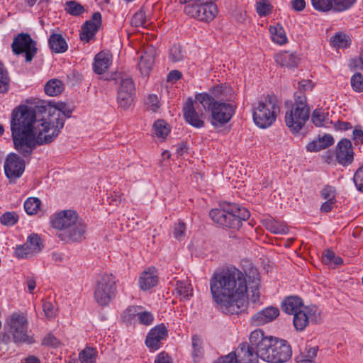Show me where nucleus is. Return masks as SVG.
Masks as SVG:
<instances>
[{"instance_id": "obj_54", "label": "nucleus", "mask_w": 363, "mask_h": 363, "mask_svg": "<svg viewBox=\"0 0 363 363\" xmlns=\"http://www.w3.org/2000/svg\"><path fill=\"white\" fill-rule=\"evenodd\" d=\"M186 225L184 222L179 221L175 224L173 231L174 238L178 240H182L185 236Z\"/></svg>"}, {"instance_id": "obj_15", "label": "nucleus", "mask_w": 363, "mask_h": 363, "mask_svg": "<svg viewBox=\"0 0 363 363\" xmlns=\"http://www.w3.org/2000/svg\"><path fill=\"white\" fill-rule=\"evenodd\" d=\"M353 150L352 143L348 139H342L336 147L335 157L337 162L347 166L353 161Z\"/></svg>"}, {"instance_id": "obj_16", "label": "nucleus", "mask_w": 363, "mask_h": 363, "mask_svg": "<svg viewBox=\"0 0 363 363\" xmlns=\"http://www.w3.org/2000/svg\"><path fill=\"white\" fill-rule=\"evenodd\" d=\"M86 225L82 220H79L65 233L58 234V237L65 241L80 242L85 239Z\"/></svg>"}, {"instance_id": "obj_20", "label": "nucleus", "mask_w": 363, "mask_h": 363, "mask_svg": "<svg viewBox=\"0 0 363 363\" xmlns=\"http://www.w3.org/2000/svg\"><path fill=\"white\" fill-rule=\"evenodd\" d=\"M275 337L262 338L257 344L258 357L267 362H272L274 359Z\"/></svg>"}, {"instance_id": "obj_8", "label": "nucleus", "mask_w": 363, "mask_h": 363, "mask_svg": "<svg viewBox=\"0 0 363 363\" xmlns=\"http://www.w3.org/2000/svg\"><path fill=\"white\" fill-rule=\"evenodd\" d=\"M13 52L16 55L25 53L26 62H30L37 53L36 42L28 33H20L11 45Z\"/></svg>"}, {"instance_id": "obj_30", "label": "nucleus", "mask_w": 363, "mask_h": 363, "mask_svg": "<svg viewBox=\"0 0 363 363\" xmlns=\"http://www.w3.org/2000/svg\"><path fill=\"white\" fill-rule=\"evenodd\" d=\"M269 30L272 34L273 42L279 45L285 44L287 42L286 32L281 26V24L271 25L269 28Z\"/></svg>"}, {"instance_id": "obj_2", "label": "nucleus", "mask_w": 363, "mask_h": 363, "mask_svg": "<svg viewBox=\"0 0 363 363\" xmlns=\"http://www.w3.org/2000/svg\"><path fill=\"white\" fill-rule=\"evenodd\" d=\"M209 285L213 299L225 314H239L245 310L247 299L252 303L259 300L260 277L254 267L245 274L233 266L216 271Z\"/></svg>"}, {"instance_id": "obj_61", "label": "nucleus", "mask_w": 363, "mask_h": 363, "mask_svg": "<svg viewBox=\"0 0 363 363\" xmlns=\"http://www.w3.org/2000/svg\"><path fill=\"white\" fill-rule=\"evenodd\" d=\"M264 337L263 333L261 330H254L250 335V342L252 346L255 345L257 347V344L262 340V338H265Z\"/></svg>"}, {"instance_id": "obj_58", "label": "nucleus", "mask_w": 363, "mask_h": 363, "mask_svg": "<svg viewBox=\"0 0 363 363\" xmlns=\"http://www.w3.org/2000/svg\"><path fill=\"white\" fill-rule=\"evenodd\" d=\"M138 320L141 324L149 325L152 323L154 318L150 312L143 311V310H141L138 316Z\"/></svg>"}, {"instance_id": "obj_6", "label": "nucleus", "mask_w": 363, "mask_h": 363, "mask_svg": "<svg viewBox=\"0 0 363 363\" xmlns=\"http://www.w3.org/2000/svg\"><path fill=\"white\" fill-rule=\"evenodd\" d=\"M116 293V279L111 274H103L97 280L94 289V298L99 305L109 304Z\"/></svg>"}, {"instance_id": "obj_56", "label": "nucleus", "mask_w": 363, "mask_h": 363, "mask_svg": "<svg viewBox=\"0 0 363 363\" xmlns=\"http://www.w3.org/2000/svg\"><path fill=\"white\" fill-rule=\"evenodd\" d=\"M146 104L154 112H156L160 106L159 99L155 94H150L147 97Z\"/></svg>"}, {"instance_id": "obj_5", "label": "nucleus", "mask_w": 363, "mask_h": 363, "mask_svg": "<svg viewBox=\"0 0 363 363\" xmlns=\"http://www.w3.org/2000/svg\"><path fill=\"white\" fill-rule=\"evenodd\" d=\"M277 102L274 96L268 94L264 101L257 103V106L254 108L253 120L258 127L267 128L275 122L277 113L279 111Z\"/></svg>"}, {"instance_id": "obj_3", "label": "nucleus", "mask_w": 363, "mask_h": 363, "mask_svg": "<svg viewBox=\"0 0 363 363\" xmlns=\"http://www.w3.org/2000/svg\"><path fill=\"white\" fill-rule=\"evenodd\" d=\"M209 216L216 224L223 228L239 229L243 220H247L250 213L245 208L234 203H225L219 208L212 209Z\"/></svg>"}, {"instance_id": "obj_9", "label": "nucleus", "mask_w": 363, "mask_h": 363, "mask_svg": "<svg viewBox=\"0 0 363 363\" xmlns=\"http://www.w3.org/2000/svg\"><path fill=\"white\" fill-rule=\"evenodd\" d=\"M310 116V109H301L291 106L287 109L285 113V123L290 131L298 133L304 126Z\"/></svg>"}, {"instance_id": "obj_7", "label": "nucleus", "mask_w": 363, "mask_h": 363, "mask_svg": "<svg viewBox=\"0 0 363 363\" xmlns=\"http://www.w3.org/2000/svg\"><path fill=\"white\" fill-rule=\"evenodd\" d=\"M204 111L201 103L197 100L189 99L183 107V115L186 122L196 128L204 126Z\"/></svg>"}, {"instance_id": "obj_25", "label": "nucleus", "mask_w": 363, "mask_h": 363, "mask_svg": "<svg viewBox=\"0 0 363 363\" xmlns=\"http://www.w3.org/2000/svg\"><path fill=\"white\" fill-rule=\"evenodd\" d=\"M333 143V138L330 135L325 134L309 143L306 149L309 152H318L331 146Z\"/></svg>"}, {"instance_id": "obj_28", "label": "nucleus", "mask_w": 363, "mask_h": 363, "mask_svg": "<svg viewBox=\"0 0 363 363\" xmlns=\"http://www.w3.org/2000/svg\"><path fill=\"white\" fill-rule=\"evenodd\" d=\"M157 275L154 270L144 271L139 279L140 287L143 290H148L157 284Z\"/></svg>"}, {"instance_id": "obj_42", "label": "nucleus", "mask_w": 363, "mask_h": 363, "mask_svg": "<svg viewBox=\"0 0 363 363\" xmlns=\"http://www.w3.org/2000/svg\"><path fill=\"white\" fill-rule=\"evenodd\" d=\"M40 205V201L35 197L28 198L24 203L26 212L29 215H33L37 213Z\"/></svg>"}, {"instance_id": "obj_29", "label": "nucleus", "mask_w": 363, "mask_h": 363, "mask_svg": "<svg viewBox=\"0 0 363 363\" xmlns=\"http://www.w3.org/2000/svg\"><path fill=\"white\" fill-rule=\"evenodd\" d=\"M266 228L274 234L286 235L289 233V228L285 223L274 220L272 218H267L263 220Z\"/></svg>"}, {"instance_id": "obj_4", "label": "nucleus", "mask_w": 363, "mask_h": 363, "mask_svg": "<svg viewBox=\"0 0 363 363\" xmlns=\"http://www.w3.org/2000/svg\"><path fill=\"white\" fill-rule=\"evenodd\" d=\"M196 98L203 110L211 111V123L214 127H220L228 123L235 113L234 106L216 101L208 93L197 94Z\"/></svg>"}, {"instance_id": "obj_50", "label": "nucleus", "mask_w": 363, "mask_h": 363, "mask_svg": "<svg viewBox=\"0 0 363 363\" xmlns=\"http://www.w3.org/2000/svg\"><path fill=\"white\" fill-rule=\"evenodd\" d=\"M142 307L138 306H129L123 313V318L124 320L130 321L131 319L139 316L142 310Z\"/></svg>"}, {"instance_id": "obj_36", "label": "nucleus", "mask_w": 363, "mask_h": 363, "mask_svg": "<svg viewBox=\"0 0 363 363\" xmlns=\"http://www.w3.org/2000/svg\"><path fill=\"white\" fill-rule=\"evenodd\" d=\"M192 348L193 352L191 356L193 361L195 363H198L203 357V350L202 347V341L197 335H194L192 337Z\"/></svg>"}, {"instance_id": "obj_11", "label": "nucleus", "mask_w": 363, "mask_h": 363, "mask_svg": "<svg viewBox=\"0 0 363 363\" xmlns=\"http://www.w3.org/2000/svg\"><path fill=\"white\" fill-rule=\"evenodd\" d=\"M4 173L11 183L20 178L25 170V161L16 153L8 155L4 162Z\"/></svg>"}, {"instance_id": "obj_24", "label": "nucleus", "mask_w": 363, "mask_h": 363, "mask_svg": "<svg viewBox=\"0 0 363 363\" xmlns=\"http://www.w3.org/2000/svg\"><path fill=\"white\" fill-rule=\"evenodd\" d=\"M111 61L112 56L111 54L105 52L97 53L94 57V62L93 64L94 72L97 74L104 73L110 67Z\"/></svg>"}, {"instance_id": "obj_52", "label": "nucleus", "mask_w": 363, "mask_h": 363, "mask_svg": "<svg viewBox=\"0 0 363 363\" xmlns=\"http://www.w3.org/2000/svg\"><path fill=\"white\" fill-rule=\"evenodd\" d=\"M15 255L16 257L19 259H27L32 257L34 254L30 250L29 247L25 243L16 248Z\"/></svg>"}, {"instance_id": "obj_47", "label": "nucleus", "mask_w": 363, "mask_h": 363, "mask_svg": "<svg viewBox=\"0 0 363 363\" xmlns=\"http://www.w3.org/2000/svg\"><path fill=\"white\" fill-rule=\"evenodd\" d=\"M135 84L130 77L122 78L118 91H124L128 94H135Z\"/></svg>"}, {"instance_id": "obj_49", "label": "nucleus", "mask_w": 363, "mask_h": 363, "mask_svg": "<svg viewBox=\"0 0 363 363\" xmlns=\"http://www.w3.org/2000/svg\"><path fill=\"white\" fill-rule=\"evenodd\" d=\"M295 101L291 104V106L298 107L301 109H310L307 105L306 96L301 91H297L294 94Z\"/></svg>"}, {"instance_id": "obj_39", "label": "nucleus", "mask_w": 363, "mask_h": 363, "mask_svg": "<svg viewBox=\"0 0 363 363\" xmlns=\"http://www.w3.org/2000/svg\"><path fill=\"white\" fill-rule=\"evenodd\" d=\"M26 244L29 247L33 254L38 253L43 248L40 238L37 234H32L28 238Z\"/></svg>"}, {"instance_id": "obj_13", "label": "nucleus", "mask_w": 363, "mask_h": 363, "mask_svg": "<svg viewBox=\"0 0 363 363\" xmlns=\"http://www.w3.org/2000/svg\"><path fill=\"white\" fill-rule=\"evenodd\" d=\"M312 5L315 10L328 11L333 9L336 11L342 12L350 9L357 2V0H311Z\"/></svg>"}, {"instance_id": "obj_12", "label": "nucleus", "mask_w": 363, "mask_h": 363, "mask_svg": "<svg viewBox=\"0 0 363 363\" xmlns=\"http://www.w3.org/2000/svg\"><path fill=\"white\" fill-rule=\"evenodd\" d=\"M319 315L315 306H305L294 314V325L297 330L302 331L308 325L309 320L317 321Z\"/></svg>"}, {"instance_id": "obj_38", "label": "nucleus", "mask_w": 363, "mask_h": 363, "mask_svg": "<svg viewBox=\"0 0 363 363\" xmlns=\"http://www.w3.org/2000/svg\"><path fill=\"white\" fill-rule=\"evenodd\" d=\"M97 352L92 347H86L79 354L82 363H93L96 361Z\"/></svg>"}, {"instance_id": "obj_23", "label": "nucleus", "mask_w": 363, "mask_h": 363, "mask_svg": "<svg viewBox=\"0 0 363 363\" xmlns=\"http://www.w3.org/2000/svg\"><path fill=\"white\" fill-rule=\"evenodd\" d=\"M305 307L303 300L297 296L286 297L281 302V308L286 313L292 315Z\"/></svg>"}, {"instance_id": "obj_46", "label": "nucleus", "mask_w": 363, "mask_h": 363, "mask_svg": "<svg viewBox=\"0 0 363 363\" xmlns=\"http://www.w3.org/2000/svg\"><path fill=\"white\" fill-rule=\"evenodd\" d=\"M256 11L260 16H265L271 13L272 5L268 0H260L257 1Z\"/></svg>"}, {"instance_id": "obj_44", "label": "nucleus", "mask_w": 363, "mask_h": 363, "mask_svg": "<svg viewBox=\"0 0 363 363\" xmlns=\"http://www.w3.org/2000/svg\"><path fill=\"white\" fill-rule=\"evenodd\" d=\"M348 36L341 32L336 33L330 39V42L335 48H347L349 45Z\"/></svg>"}, {"instance_id": "obj_10", "label": "nucleus", "mask_w": 363, "mask_h": 363, "mask_svg": "<svg viewBox=\"0 0 363 363\" xmlns=\"http://www.w3.org/2000/svg\"><path fill=\"white\" fill-rule=\"evenodd\" d=\"M10 329L15 342L32 344L35 342L33 337L27 335V320L24 315L13 314Z\"/></svg>"}, {"instance_id": "obj_41", "label": "nucleus", "mask_w": 363, "mask_h": 363, "mask_svg": "<svg viewBox=\"0 0 363 363\" xmlns=\"http://www.w3.org/2000/svg\"><path fill=\"white\" fill-rule=\"evenodd\" d=\"M117 101L119 107L124 110L128 109L133 101V94L125 93L124 91H118Z\"/></svg>"}, {"instance_id": "obj_18", "label": "nucleus", "mask_w": 363, "mask_h": 363, "mask_svg": "<svg viewBox=\"0 0 363 363\" xmlns=\"http://www.w3.org/2000/svg\"><path fill=\"white\" fill-rule=\"evenodd\" d=\"M273 363H283L291 359L292 350L289 342L275 337Z\"/></svg>"}, {"instance_id": "obj_43", "label": "nucleus", "mask_w": 363, "mask_h": 363, "mask_svg": "<svg viewBox=\"0 0 363 363\" xmlns=\"http://www.w3.org/2000/svg\"><path fill=\"white\" fill-rule=\"evenodd\" d=\"M153 127L157 137L164 138L170 132L169 127L163 120H157L155 121Z\"/></svg>"}, {"instance_id": "obj_26", "label": "nucleus", "mask_w": 363, "mask_h": 363, "mask_svg": "<svg viewBox=\"0 0 363 363\" xmlns=\"http://www.w3.org/2000/svg\"><path fill=\"white\" fill-rule=\"evenodd\" d=\"M275 60L281 66L288 67H297L300 60L296 53L289 51H283L278 53L275 57Z\"/></svg>"}, {"instance_id": "obj_37", "label": "nucleus", "mask_w": 363, "mask_h": 363, "mask_svg": "<svg viewBox=\"0 0 363 363\" xmlns=\"http://www.w3.org/2000/svg\"><path fill=\"white\" fill-rule=\"evenodd\" d=\"M10 78L4 65L0 62V93L5 94L9 89Z\"/></svg>"}, {"instance_id": "obj_64", "label": "nucleus", "mask_w": 363, "mask_h": 363, "mask_svg": "<svg viewBox=\"0 0 363 363\" xmlns=\"http://www.w3.org/2000/svg\"><path fill=\"white\" fill-rule=\"evenodd\" d=\"M155 363H172V361L168 354L162 352L156 357Z\"/></svg>"}, {"instance_id": "obj_1", "label": "nucleus", "mask_w": 363, "mask_h": 363, "mask_svg": "<svg viewBox=\"0 0 363 363\" xmlns=\"http://www.w3.org/2000/svg\"><path fill=\"white\" fill-rule=\"evenodd\" d=\"M72 109L65 104L52 106L45 101L34 107L21 105L11 113V131L14 147L23 157H29L37 145L52 142L64 127Z\"/></svg>"}, {"instance_id": "obj_48", "label": "nucleus", "mask_w": 363, "mask_h": 363, "mask_svg": "<svg viewBox=\"0 0 363 363\" xmlns=\"http://www.w3.org/2000/svg\"><path fill=\"white\" fill-rule=\"evenodd\" d=\"M147 21L153 23V21H157V18L155 16H147L142 8L133 16L131 23H146Z\"/></svg>"}, {"instance_id": "obj_31", "label": "nucleus", "mask_w": 363, "mask_h": 363, "mask_svg": "<svg viewBox=\"0 0 363 363\" xmlns=\"http://www.w3.org/2000/svg\"><path fill=\"white\" fill-rule=\"evenodd\" d=\"M192 288L187 280L177 281L175 284V291L182 299H189L193 296Z\"/></svg>"}, {"instance_id": "obj_14", "label": "nucleus", "mask_w": 363, "mask_h": 363, "mask_svg": "<svg viewBox=\"0 0 363 363\" xmlns=\"http://www.w3.org/2000/svg\"><path fill=\"white\" fill-rule=\"evenodd\" d=\"M78 220V215L76 211L65 210L55 214L51 220V223L54 228L61 230L63 231L62 233H65Z\"/></svg>"}, {"instance_id": "obj_35", "label": "nucleus", "mask_w": 363, "mask_h": 363, "mask_svg": "<svg viewBox=\"0 0 363 363\" xmlns=\"http://www.w3.org/2000/svg\"><path fill=\"white\" fill-rule=\"evenodd\" d=\"M64 9L65 12L73 16H79L84 11V7L77 1H67L64 4Z\"/></svg>"}, {"instance_id": "obj_27", "label": "nucleus", "mask_w": 363, "mask_h": 363, "mask_svg": "<svg viewBox=\"0 0 363 363\" xmlns=\"http://www.w3.org/2000/svg\"><path fill=\"white\" fill-rule=\"evenodd\" d=\"M48 44L50 50L55 53H63L68 49L66 40L60 34L52 33L49 38Z\"/></svg>"}, {"instance_id": "obj_45", "label": "nucleus", "mask_w": 363, "mask_h": 363, "mask_svg": "<svg viewBox=\"0 0 363 363\" xmlns=\"http://www.w3.org/2000/svg\"><path fill=\"white\" fill-rule=\"evenodd\" d=\"M169 60L173 62H180L184 60V55L182 48L179 44H174L169 50Z\"/></svg>"}, {"instance_id": "obj_55", "label": "nucleus", "mask_w": 363, "mask_h": 363, "mask_svg": "<svg viewBox=\"0 0 363 363\" xmlns=\"http://www.w3.org/2000/svg\"><path fill=\"white\" fill-rule=\"evenodd\" d=\"M43 310L45 315L48 318H54L57 314L55 306L49 301H45L43 303Z\"/></svg>"}, {"instance_id": "obj_19", "label": "nucleus", "mask_w": 363, "mask_h": 363, "mask_svg": "<svg viewBox=\"0 0 363 363\" xmlns=\"http://www.w3.org/2000/svg\"><path fill=\"white\" fill-rule=\"evenodd\" d=\"M155 57V49L152 46L147 47L142 51L140 60L138 64L140 74L148 77L152 69Z\"/></svg>"}, {"instance_id": "obj_33", "label": "nucleus", "mask_w": 363, "mask_h": 363, "mask_svg": "<svg viewBox=\"0 0 363 363\" xmlns=\"http://www.w3.org/2000/svg\"><path fill=\"white\" fill-rule=\"evenodd\" d=\"M44 90L45 94L49 96H57L64 90V85L62 81L53 79L45 84Z\"/></svg>"}, {"instance_id": "obj_40", "label": "nucleus", "mask_w": 363, "mask_h": 363, "mask_svg": "<svg viewBox=\"0 0 363 363\" xmlns=\"http://www.w3.org/2000/svg\"><path fill=\"white\" fill-rule=\"evenodd\" d=\"M19 217L15 211H6L0 216V223L5 226H13L18 221Z\"/></svg>"}, {"instance_id": "obj_17", "label": "nucleus", "mask_w": 363, "mask_h": 363, "mask_svg": "<svg viewBox=\"0 0 363 363\" xmlns=\"http://www.w3.org/2000/svg\"><path fill=\"white\" fill-rule=\"evenodd\" d=\"M167 335V330L163 325H159L152 328L145 340L146 346L152 351L158 350L161 346V340Z\"/></svg>"}, {"instance_id": "obj_22", "label": "nucleus", "mask_w": 363, "mask_h": 363, "mask_svg": "<svg viewBox=\"0 0 363 363\" xmlns=\"http://www.w3.org/2000/svg\"><path fill=\"white\" fill-rule=\"evenodd\" d=\"M233 354L236 355L238 363H254L258 357L257 349L255 351L252 346L245 342L240 344Z\"/></svg>"}, {"instance_id": "obj_51", "label": "nucleus", "mask_w": 363, "mask_h": 363, "mask_svg": "<svg viewBox=\"0 0 363 363\" xmlns=\"http://www.w3.org/2000/svg\"><path fill=\"white\" fill-rule=\"evenodd\" d=\"M351 86L356 92L363 91V76L361 73H355L351 77Z\"/></svg>"}, {"instance_id": "obj_21", "label": "nucleus", "mask_w": 363, "mask_h": 363, "mask_svg": "<svg viewBox=\"0 0 363 363\" xmlns=\"http://www.w3.org/2000/svg\"><path fill=\"white\" fill-rule=\"evenodd\" d=\"M279 315V309L269 306L256 313L252 318V322L257 325H262L275 320Z\"/></svg>"}, {"instance_id": "obj_53", "label": "nucleus", "mask_w": 363, "mask_h": 363, "mask_svg": "<svg viewBox=\"0 0 363 363\" xmlns=\"http://www.w3.org/2000/svg\"><path fill=\"white\" fill-rule=\"evenodd\" d=\"M353 181L357 189L359 191L363 192V165L355 172Z\"/></svg>"}, {"instance_id": "obj_62", "label": "nucleus", "mask_w": 363, "mask_h": 363, "mask_svg": "<svg viewBox=\"0 0 363 363\" xmlns=\"http://www.w3.org/2000/svg\"><path fill=\"white\" fill-rule=\"evenodd\" d=\"M290 4L291 8L296 11H301L306 7L305 0H291Z\"/></svg>"}, {"instance_id": "obj_59", "label": "nucleus", "mask_w": 363, "mask_h": 363, "mask_svg": "<svg viewBox=\"0 0 363 363\" xmlns=\"http://www.w3.org/2000/svg\"><path fill=\"white\" fill-rule=\"evenodd\" d=\"M349 66L352 69H357L358 68L363 69V48L362 49L358 58H353L350 60Z\"/></svg>"}, {"instance_id": "obj_63", "label": "nucleus", "mask_w": 363, "mask_h": 363, "mask_svg": "<svg viewBox=\"0 0 363 363\" xmlns=\"http://www.w3.org/2000/svg\"><path fill=\"white\" fill-rule=\"evenodd\" d=\"M335 253L330 250H326L323 252L322 259L325 264H332L333 259L335 258Z\"/></svg>"}, {"instance_id": "obj_60", "label": "nucleus", "mask_w": 363, "mask_h": 363, "mask_svg": "<svg viewBox=\"0 0 363 363\" xmlns=\"http://www.w3.org/2000/svg\"><path fill=\"white\" fill-rule=\"evenodd\" d=\"M42 345L45 346L57 347L60 345V341L54 335L48 334L43 338Z\"/></svg>"}, {"instance_id": "obj_34", "label": "nucleus", "mask_w": 363, "mask_h": 363, "mask_svg": "<svg viewBox=\"0 0 363 363\" xmlns=\"http://www.w3.org/2000/svg\"><path fill=\"white\" fill-rule=\"evenodd\" d=\"M98 24H82L79 34L80 40L89 43L98 30Z\"/></svg>"}, {"instance_id": "obj_57", "label": "nucleus", "mask_w": 363, "mask_h": 363, "mask_svg": "<svg viewBox=\"0 0 363 363\" xmlns=\"http://www.w3.org/2000/svg\"><path fill=\"white\" fill-rule=\"evenodd\" d=\"M321 197L325 200H335V189L330 186H325L320 191Z\"/></svg>"}, {"instance_id": "obj_32", "label": "nucleus", "mask_w": 363, "mask_h": 363, "mask_svg": "<svg viewBox=\"0 0 363 363\" xmlns=\"http://www.w3.org/2000/svg\"><path fill=\"white\" fill-rule=\"evenodd\" d=\"M328 114L329 113L323 108H316L312 113L311 121L317 127L326 126L330 123Z\"/></svg>"}]
</instances>
